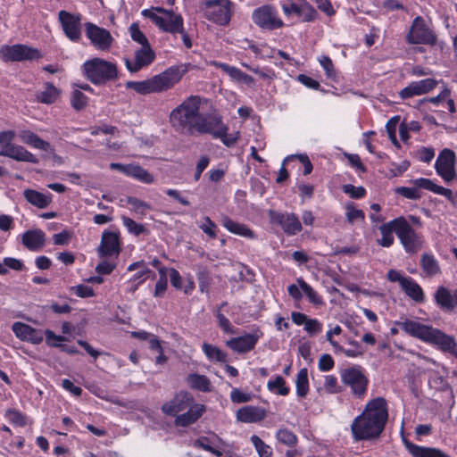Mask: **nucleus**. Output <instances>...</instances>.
<instances>
[{"mask_svg": "<svg viewBox=\"0 0 457 457\" xmlns=\"http://www.w3.org/2000/svg\"><path fill=\"white\" fill-rule=\"evenodd\" d=\"M402 289L413 301L417 303L425 302V295L421 287L411 278H408V279L404 281Z\"/></svg>", "mask_w": 457, "mask_h": 457, "instance_id": "nucleus-36", "label": "nucleus"}, {"mask_svg": "<svg viewBox=\"0 0 457 457\" xmlns=\"http://www.w3.org/2000/svg\"><path fill=\"white\" fill-rule=\"evenodd\" d=\"M194 398L189 393L180 391L173 399L162 406V411L167 415L176 416L179 412L192 406Z\"/></svg>", "mask_w": 457, "mask_h": 457, "instance_id": "nucleus-22", "label": "nucleus"}, {"mask_svg": "<svg viewBox=\"0 0 457 457\" xmlns=\"http://www.w3.org/2000/svg\"><path fill=\"white\" fill-rule=\"evenodd\" d=\"M21 241L29 250L37 251L45 245L46 235L39 228L29 229L23 233Z\"/></svg>", "mask_w": 457, "mask_h": 457, "instance_id": "nucleus-27", "label": "nucleus"}, {"mask_svg": "<svg viewBox=\"0 0 457 457\" xmlns=\"http://www.w3.org/2000/svg\"><path fill=\"white\" fill-rule=\"evenodd\" d=\"M58 20L62 25L65 36L73 42L81 38V15L71 13L67 11H60Z\"/></svg>", "mask_w": 457, "mask_h": 457, "instance_id": "nucleus-15", "label": "nucleus"}, {"mask_svg": "<svg viewBox=\"0 0 457 457\" xmlns=\"http://www.w3.org/2000/svg\"><path fill=\"white\" fill-rule=\"evenodd\" d=\"M399 238L403 249L410 254L417 253L424 247V239L420 233L416 232L406 218L400 217V226L397 231Z\"/></svg>", "mask_w": 457, "mask_h": 457, "instance_id": "nucleus-10", "label": "nucleus"}, {"mask_svg": "<svg viewBox=\"0 0 457 457\" xmlns=\"http://www.w3.org/2000/svg\"><path fill=\"white\" fill-rule=\"evenodd\" d=\"M46 340L48 345L58 347L60 346L59 343L64 341V337L62 336L55 335L52 330L46 329L45 331Z\"/></svg>", "mask_w": 457, "mask_h": 457, "instance_id": "nucleus-64", "label": "nucleus"}, {"mask_svg": "<svg viewBox=\"0 0 457 457\" xmlns=\"http://www.w3.org/2000/svg\"><path fill=\"white\" fill-rule=\"evenodd\" d=\"M266 417L264 409L259 406L247 405L237 410V420L245 423H255L262 421Z\"/></svg>", "mask_w": 457, "mask_h": 457, "instance_id": "nucleus-26", "label": "nucleus"}, {"mask_svg": "<svg viewBox=\"0 0 457 457\" xmlns=\"http://www.w3.org/2000/svg\"><path fill=\"white\" fill-rule=\"evenodd\" d=\"M251 442L253 443L260 457L272 456L273 452L271 447L265 444L258 436L253 435L251 436Z\"/></svg>", "mask_w": 457, "mask_h": 457, "instance_id": "nucleus-45", "label": "nucleus"}, {"mask_svg": "<svg viewBox=\"0 0 457 457\" xmlns=\"http://www.w3.org/2000/svg\"><path fill=\"white\" fill-rule=\"evenodd\" d=\"M277 440L287 446H294L297 442L296 436L287 428H280L276 433Z\"/></svg>", "mask_w": 457, "mask_h": 457, "instance_id": "nucleus-46", "label": "nucleus"}, {"mask_svg": "<svg viewBox=\"0 0 457 457\" xmlns=\"http://www.w3.org/2000/svg\"><path fill=\"white\" fill-rule=\"evenodd\" d=\"M436 85L437 81L434 79L413 81L399 92V96L403 100L415 96H421L432 91Z\"/></svg>", "mask_w": 457, "mask_h": 457, "instance_id": "nucleus-23", "label": "nucleus"}, {"mask_svg": "<svg viewBox=\"0 0 457 457\" xmlns=\"http://www.w3.org/2000/svg\"><path fill=\"white\" fill-rule=\"evenodd\" d=\"M262 332L256 329L253 333L246 334L242 337H233L226 342V345L238 353L250 352L255 347Z\"/></svg>", "mask_w": 457, "mask_h": 457, "instance_id": "nucleus-18", "label": "nucleus"}, {"mask_svg": "<svg viewBox=\"0 0 457 457\" xmlns=\"http://www.w3.org/2000/svg\"><path fill=\"white\" fill-rule=\"evenodd\" d=\"M304 329L310 335H316V334H319L320 332H321L322 325L316 319H307V320L304 324Z\"/></svg>", "mask_w": 457, "mask_h": 457, "instance_id": "nucleus-61", "label": "nucleus"}, {"mask_svg": "<svg viewBox=\"0 0 457 457\" xmlns=\"http://www.w3.org/2000/svg\"><path fill=\"white\" fill-rule=\"evenodd\" d=\"M187 382L192 389L199 390L202 392L211 391L210 379L204 375L196 373L189 374L187 377Z\"/></svg>", "mask_w": 457, "mask_h": 457, "instance_id": "nucleus-38", "label": "nucleus"}, {"mask_svg": "<svg viewBox=\"0 0 457 457\" xmlns=\"http://www.w3.org/2000/svg\"><path fill=\"white\" fill-rule=\"evenodd\" d=\"M84 26L86 36L95 48L108 51L112 47L114 38L109 30L92 22H86Z\"/></svg>", "mask_w": 457, "mask_h": 457, "instance_id": "nucleus-14", "label": "nucleus"}, {"mask_svg": "<svg viewBox=\"0 0 457 457\" xmlns=\"http://www.w3.org/2000/svg\"><path fill=\"white\" fill-rule=\"evenodd\" d=\"M220 222L222 226L228 229L230 233L235 235H238L246 238H254L255 234L253 230H251L247 226L241 224L239 222L234 221L227 215H223L221 217Z\"/></svg>", "mask_w": 457, "mask_h": 457, "instance_id": "nucleus-33", "label": "nucleus"}, {"mask_svg": "<svg viewBox=\"0 0 457 457\" xmlns=\"http://www.w3.org/2000/svg\"><path fill=\"white\" fill-rule=\"evenodd\" d=\"M6 417L12 423L23 427L26 425L25 417L17 410L12 409L6 411Z\"/></svg>", "mask_w": 457, "mask_h": 457, "instance_id": "nucleus-57", "label": "nucleus"}, {"mask_svg": "<svg viewBox=\"0 0 457 457\" xmlns=\"http://www.w3.org/2000/svg\"><path fill=\"white\" fill-rule=\"evenodd\" d=\"M12 331L18 338L23 341L35 345L43 341V332L25 323L15 322L12 325Z\"/></svg>", "mask_w": 457, "mask_h": 457, "instance_id": "nucleus-24", "label": "nucleus"}, {"mask_svg": "<svg viewBox=\"0 0 457 457\" xmlns=\"http://www.w3.org/2000/svg\"><path fill=\"white\" fill-rule=\"evenodd\" d=\"M87 103V97L81 91L76 89L72 92L71 104L75 110H82L86 107Z\"/></svg>", "mask_w": 457, "mask_h": 457, "instance_id": "nucleus-49", "label": "nucleus"}, {"mask_svg": "<svg viewBox=\"0 0 457 457\" xmlns=\"http://www.w3.org/2000/svg\"><path fill=\"white\" fill-rule=\"evenodd\" d=\"M235 4L230 0H209L202 4L204 17L220 25H228L234 13Z\"/></svg>", "mask_w": 457, "mask_h": 457, "instance_id": "nucleus-8", "label": "nucleus"}, {"mask_svg": "<svg viewBox=\"0 0 457 457\" xmlns=\"http://www.w3.org/2000/svg\"><path fill=\"white\" fill-rule=\"evenodd\" d=\"M195 447L202 448L207 452L213 453L217 457L222 456V452L211 445V440L208 437L203 436L194 442Z\"/></svg>", "mask_w": 457, "mask_h": 457, "instance_id": "nucleus-50", "label": "nucleus"}, {"mask_svg": "<svg viewBox=\"0 0 457 457\" xmlns=\"http://www.w3.org/2000/svg\"><path fill=\"white\" fill-rule=\"evenodd\" d=\"M206 408L203 404L195 403L189 407V410L180 415H177L175 425L180 427H187L194 424L204 413Z\"/></svg>", "mask_w": 457, "mask_h": 457, "instance_id": "nucleus-28", "label": "nucleus"}, {"mask_svg": "<svg viewBox=\"0 0 457 457\" xmlns=\"http://www.w3.org/2000/svg\"><path fill=\"white\" fill-rule=\"evenodd\" d=\"M387 417L386 401L384 398L378 397L370 401L351 425L353 439L361 441L378 438L385 428Z\"/></svg>", "mask_w": 457, "mask_h": 457, "instance_id": "nucleus-2", "label": "nucleus"}, {"mask_svg": "<svg viewBox=\"0 0 457 457\" xmlns=\"http://www.w3.org/2000/svg\"><path fill=\"white\" fill-rule=\"evenodd\" d=\"M267 386L269 390L280 395H287L289 393V388L285 386V379L281 376H278L275 380H270Z\"/></svg>", "mask_w": 457, "mask_h": 457, "instance_id": "nucleus-48", "label": "nucleus"}, {"mask_svg": "<svg viewBox=\"0 0 457 457\" xmlns=\"http://www.w3.org/2000/svg\"><path fill=\"white\" fill-rule=\"evenodd\" d=\"M346 209V219L349 223H353L356 220H363L364 213L361 210H358L354 207L353 204H348L345 206Z\"/></svg>", "mask_w": 457, "mask_h": 457, "instance_id": "nucleus-53", "label": "nucleus"}, {"mask_svg": "<svg viewBox=\"0 0 457 457\" xmlns=\"http://www.w3.org/2000/svg\"><path fill=\"white\" fill-rule=\"evenodd\" d=\"M296 394L299 397H305L309 391L308 370L306 368L301 369L295 380Z\"/></svg>", "mask_w": 457, "mask_h": 457, "instance_id": "nucleus-41", "label": "nucleus"}, {"mask_svg": "<svg viewBox=\"0 0 457 457\" xmlns=\"http://www.w3.org/2000/svg\"><path fill=\"white\" fill-rule=\"evenodd\" d=\"M409 45H428L435 46L437 40L436 33L428 26L421 16H417L405 36Z\"/></svg>", "mask_w": 457, "mask_h": 457, "instance_id": "nucleus-9", "label": "nucleus"}, {"mask_svg": "<svg viewBox=\"0 0 457 457\" xmlns=\"http://www.w3.org/2000/svg\"><path fill=\"white\" fill-rule=\"evenodd\" d=\"M155 58V54L150 45L143 46L135 51L134 59L124 58L126 68L131 73L139 71L150 65Z\"/></svg>", "mask_w": 457, "mask_h": 457, "instance_id": "nucleus-16", "label": "nucleus"}, {"mask_svg": "<svg viewBox=\"0 0 457 457\" xmlns=\"http://www.w3.org/2000/svg\"><path fill=\"white\" fill-rule=\"evenodd\" d=\"M420 266L428 277H433L440 273L438 262L432 254L423 253L420 258Z\"/></svg>", "mask_w": 457, "mask_h": 457, "instance_id": "nucleus-39", "label": "nucleus"}, {"mask_svg": "<svg viewBox=\"0 0 457 457\" xmlns=\"http://www.w3.org/2000/svg\"><path fill=\"white\" fill-rule=\"evenodd\" d=\"M230 399L233 403H243L251 401L252 395L249 393H244L237 388L231 391Z\"/></svg>", "mask_w": 457, "mask_h": 457, "instance_id": "nucleus-58", "label": "nucleus"}, {"mask_svg": "<svg viewBox=\"0 0 457 457\" xmlns=\"http://www.w3.org/2000/svg\"><path fill=\"white\" fill-rule=\"evenodd\" d=\"M405 445L414 457H450L436 448L418 446L409 442H405Z\"/></svg>", "mask_w": 457, "mask_h": 457, "instance_id": "nucleus-35", "label": "nucleus"}, {"mask_svg": "<svg viewBox=\"0 0 457 457\" xmlns=\"http://www.w3.org/2000/svg\"><path fill=\"white\" fill-rule=\"evenodd\" d=\"M344 193L349 195L352 198L360 199L362 198L366 190L363 187H355L352 184H346L342 187Z\"/></svg>", "mask_w": 457, "mask_h": 457, "instance_id": "nucleus-55", "label": "nucleus"}, {"mask_svg": "<svg viewBox=\"0 0 457 457\" xmlns=\"http://www.w3.org/2000/svg\"><path fill=\"white\" fill-rule=\"evenodd\" d=\"M455 164V153L449 148L443 149L436 161L435 169L445 183H451L457 178Z\"/></svg>", "mask_w": 457, "mask_h": 457, "instance_id": "nucleus-13", "label": "nucleus"}, {"mask_svg": "<svg viewBox=\"0 0 457 457\" xmlns=\"http://www.w3.org/2000/svg\"><path fill=\"white\" fill-rule=\"evenodd\" d=\"M129 33H130V37L131 38L141 45V46H146V45H150L149 42H148V39L146 38V37L144 35V33L140 30L138 25L137 23H132L130 26H129Z\"/></svg>", "mask_w": 457, "mask_h": 457, "instance_id": "nucleus-51", "label": "nucleus"}, {"mask_svg": "<svg viewBox=\"0 0 457 457\" xmlns=\"http://www.w3.org/2000/svg\"><path fill=\"white\" fill-rule=\"evenodd\" d=\"M204 353L211 361H226L227 354L218 347L204 343L202 346Z\"/></svg>", "mask_w": 457, "mask_h": 457, "instance_id": "nucleus-43", "label": "nucleus"}, {"mask_svg": "<svg viewBox=\"0 0 457 457\" xmlns=\"http://www.w3.org/2000/svg\"><path fill=\"white\" fill-rule=\"evenodd\" d=\"M136 270H137V271L130 278L131 281L137 282L133 291L137 289L138 285L145 281V275L151 273V270L144 261L133 262L128 267L129 271H133Z\"/></svg>", "mask_w": 457, "mask_h": 457, "instance_id": "nucleus-37", "label": "nucleus"}, {"mask_svg": "<svg viewBox=\"0 0 457 457\" xmlns=\"http://www.w3.org/2000/svg\"><path fill=\"white\" fill-rule=\"evenodd\" d=\"M342 383L349 387L355 398L361 399L365 396L369 385V378L360 366H352L340 371Z\"/></svg>", "mask_w": 457, "mask_h": 457, "instance_id": "nucleus-7", "label": "nucleus"}, {"mask_svg": "<svg viewBox=\"0 0 457 457\" xmlns=\"http://www.w3.org/2000/svg\"><path fill=\"white\" fill-rule=\"evenodd\" d=\"M41 57L37 48L26 45L17 44L13 46H2L0 47V60L3 62H22L35 60Z\"/></svg>", "mask_w": 457, "mask_h": 457, "instance_id": "nucleus-12", "label": "nucleus"}, {"mask_svg": "<svg viewBox=\"0 0 457 457\" xmlns=\"http://www.w3.org/2000/svg\"><path fill=\"white\" fill-rule=\"evenodd\" d=\"M129 175L145 183L149 184L154 181L153 176L146 170L138 165H130Z\"/></svg>", "mask_w": 457, "mask_h": 457, "instance_id": "nucleus-47", "label": "nucleus"}, {"mask_svg": "<svg viewBox=\"0 0 457 457\" xmlns=\"http://www.w3.org/2000/svg\"><path fill=\"white\" fill-rule=\"evenodd\" d=\"M199 228L210 237L215 238L217 237V226L209 217H204V223L201 224Z\"/></svg>", "mask_w": 457, "mask_h": 457, "instance_id": "nucleus-59", "label": "nucleus"}, {"mask_svg": "<svg viewBox=\"0 0 457 457\" xmlns=\"http://www.w3.org/2000/svg\"><path fill=\"white\" fill-rule=\"evenodd\" d=\"M397 325L407 335L433 345L442 352H448L457 357V344L454 338L442 330L409 319L397 322Z\"/></svg>", "mask_w": 457, "mask_h": 457, "instance_id": "nucleus-3", "label": "nucleus"}, {"mask_svg": "<svg viewBox=\"0 0 457 457\" xmlns=\"http://www.w3.org/2000/svg\"><path fill=\"white\" fill-rule=\"evenodd\" d=\"M399 226L400 217L379 226L378 229L381 234V238L378 239V244L383 247L391 246L395 241L393 233L395 232L397 235Z\"/></svg>", "mask_w": 457, "mask_h": 457, "instance_id": "nucleus-29", "label": "nucleus"}, {"mask_svg": "<svg viewBox=\"0 0 457 457\" xmlns=\"http://www.w3.org/2000/svg\"><path fill=\"white\" fill-rule=\"evenodd\" d=\"M296 282L312 303L315 305H320L323 303L322 298L319 295V294L302 278H297Z\"/></svg>", "mask_w": 457, "mask_h": 457, "instance_id": "nucleus-42", "label": "nucleus"}, {"mask_svg": "<svg viewBox=\"0 0 457 457\" xmlns=\"http://www.w3.org/2000/svg\"><path fill=\"white\" fill-rule=\"evenodd\" d=\"M82 71L94 85H104L118 78L116 64L98 57L86 61L83 63Z\"/></svg>", "mask_w": 457, "mask_h": 457, "instance_id": "nucleus-5", "label": "nucleus"}, {"mask_svg": "<svg viewBox=\"0 0 457 457\" xmlns=\"http://www.w3.org/2000/svg\"><path fill=\"white\" fill-rule=\"evenodd\" d=\"M270 220L281 226L287 235L293 236L302 230V224L298 217L294 213H281L270 212Z\"/></svg>", "mask_w": 457, "mask_h": 457, "instance_id": "nucleus-17", "label": "nucleus"}, {"mask_svg": "<svg viewBox=\"0 0 457 457\" xmlns=\"http://www.w3.org/2000/svg\"><path fill=\"white\" fill-rule=\"evenodd\" d=\"M227 74L230 77L231 79L244 83L247 86H253L254 84V79L253 77L243 72L237 67L231 66Z\"/></svg>", "mask_w": 457, "mask_h": 457, "instance_id": "nucleus-44", "label": "nucleus"}, {"mask_svg": "<svg viewBox=\"0 0 457 457\" xmlns=\"http://www.w3.org/2000/svg\"><path fill=\"white\" fill-rule=\"evenodd\" d=\"M323 386L324 389L329 394L339 392V388L337 386V378L333 375L325 376Z\"/></svg>", "mask_w": 457, "mask_h": 457, "instance_id": "nucleus-60", "label": "nucleus"}, {"mask_svg": "<svg viewBox=\"0 0 457 457\" xmlns=\"http://www.w3.org/2000/svg\"><path fill=\"white\" fill-rule=\"evenodd\" d=\"M226 304V302L220 304L219 310L216 312V318L218 319L220 327L225 333L233 334L234 330L232 328L230 321L220 312V309L224 307Z\"/></svg>", "mask_w": 457, "mask_h": 457, "instance_id": "nucleus-56", "label": "nucleus"}, {"mask_svg": "<svg viewBox=\"0 0 457 457\" xmlns=\"http://www.w3.org/2000/svg\"><path fill=\"white\" fill-rule=\"evenodd\" d=\"M0 155L10 157L18 162L38 163V159L21 145H8L0 151Z\"/></svg>", "mask_w": 457, "mask_h": 457, "instance_id": "nucleus-25", "label": "nucleus"}, {"mask_svg": "<svg viewBox=\"0 0 457 457\" xmlns=\"http://www.w3.org/2000/svg\"><path fill=\"white\" fill-rule=\"evenodd\" d=\"M97 252L100 257L118 255L120 252L119 232L104 231Z\"/></svg>", "mask_w": 457, "mask_h": 457, "instance_id": "nucleus-21", "label": "nucleus"}, {"mask_svg": "<svg viewBox=\"0 0 457 457\" xmlns=\"http://www.w3.org/2000/svg\"><path fill=\"white\" fill-rule=\"evenodd\" d=\"M18 136L23 143L29 145L34 148L49 153L54 152L53 146L48 142L41 139L30 130H21Z\"/></svg>", "mask_w": 457, "mask_h": 457, "instance_id": "nucleus-34", "label": "nucleus"}, {"mask_svg": "<svg viewBox=\"0 0 457 457\" xmlns=\"http://www.w3.org/2000/svg\"><path fill=\"white\" fill-rule=\"evenodd\" d=\"M210 129L206 134H212L213 137L220 139L228 147L233 146L238 140L239 132L228 134V128L222 122L220 116L215 115Z\"/></svg>", "mask_w": 457, "mask_h": 457, "instance_id": "nucleus-20", "label": "nucleus"}, {"mask_svg": "<svg viewBox=\"0 0 457 457\" xmlns=\"http://www.w3.org/2000/svg\"><path fill=\"white\" fill-rule=\"evenodd\" d=\"M411 182L414 186L427 189L435 194L444 195L449 201H451L453 204H455V197L453 196V191L451 189L438 186V185L435 184L429 179L420 178V179H413Z\"/></svg>", "mask_w": 457, "mask_h": 457, "instance_id": "nucleus-30", "label": "nucleus"}, {"mask_svg": "<svg viewBox=\"0 0 457 457\" xmlns=\"http://www.w3.org/2000/svg\"><path fill=\"white\" fill-rule=\"evenodd\" d=\"M252 20L255 25L262 29L272 30L284 25L276 7L271 4H263L254 9L252 13Z\"/></svg>", "mask_w": 457, "mask_h": 457, "instance_id": "nucleus-11", "label": "nucleus"}, {"mask_svg": "<svg viewBox=\"0 0 457 457\" xmlns=\"http://www.w3.org/2000/svg\"><path fill=\"white\" fill-rule=\"evenodd\" d=\"M419 187L415 186L414 187H400L395 188V193L411 200H418L420 198V193L419 191Z\"/></svg>", "mask_w": 457, "mask_h": 457, "instance_id": "nucleus-52", "label": "nucleus"}, {"mask_svg": "<svg viewBox=\"0 0 457 457\" xmlns=\"http://www.w3.org/2000/svg\"><path fill=\"white\" fill-rule=\"evenodd\" d=\"M142 15L150 19L161 30L170 34L182 32L183 18L180 14L175 13L172 10H166L162 7H153L145 9Z\"/></svg>", "mask_w": 457, "mask_h": 457, "instance_id": "nucleus-6", "label": "nucleus"}, {"mask_svg": "<svg viewBox=\"0 0 457 457\" xmlns=\"http://www.w3.org/2000/svg\"><path fill=\"white\" fill-rule=\"evenodd\" d=\"M71 290L79 297H90L94 295V290L92 287L86 286V285H78L75 287H72Z\"/></svg>", "mask_w": 457, "mask_h": 457, "instance_id": "nucleus-62", "label": "nucleus"}, {"mask_svg": "<svg viewBox=\"0 0 457 457\" xmlns=\"http://www.w3.org/2000/svg\"><path fill=\"white\" fill-rule=\"evenodd\" d=\"M436 303L440 309L451 312L454 309V292L452 293L447 287L440 286L434 295Z\"/></svg>", "mask_w": 457, "mask_h": 457, "instance_id": "nucleus-32", "label": "nucleus"}, {"mask_svg": "<svg viewBox=\"0 0 457 457\" xmlns=\"http://www.w3.org/2000/svg\"><path fill=\"white\" fill-rule=\"evenodd\" d=\"M187 71V65L172 66L148 79L128 81L126 87L140 95L164 92L179 83Z\"/></svg>", "mask_w": 457, "mask_h": 457, "instance_id": "nucleus-4", "label": "nucleus"}, {"mask_svg": "<svg viewBox=\"0 0 457 457\" xmlns=\"http://www.w3.org/2000/svg\"><path fill=\"white\" fill-rule=\"evenodd\" d=\"M23 196L28 203L39 209L46 208L52 203L53 198L51 193L45 194L29 188L23 191Z\"/></svg>", "mask_w": 457, "mask_h": 457, "instance_id": "nucleus-31", "label": "nucleus"}, {"mask_svg": "<svg viewBox=\"0 0 457 457\" xmlns=\"http://www.w3.org/2000/svg\"><path fill=\"white\" fill-rule=\"evenodd\" d=\"M123 225L127 228L129 233L139 236L145 231V227L142 224L137 223L134 220L122 217Z\"/></svg>", "mask_w": 457, "mask_h": 457, "instance_id": "nucleus-54", "label": "nucleus"}, {"mask_svg": "<svg viewBox=\"0 0 457 457\" xmlns=\"http://www.w3.org/2000/svg\"><path fill=\"white\" fill-rule=\"evenodd\" d=\"M201 98L191 96L186 98L170 113L171 126L179 132L189 135L206 134L215 114L200 113Z\"/></svg>", "mask_w": 457, "mask_h": 457, "instance_id": "nucleus-1", "label": "nucleus"}, {"mask_svg": "<svg viewBox=\"0 0 457 457\" xmlns=\"http://www.w3.org/2000/svg\"><path fill=\"white\" fill-rule=\"evenodd\" d=\"M60 96V90L52 83L46 82L45 89L36 95L37 100L42 104H50L56 101Z\"/></svg>", "mask_w": 457, "mask_h": 457, "instance_id": "nucleus-40", "label": "nucleus"}, {"mask_svg": "<svg viewBox=\"0 0 457 457\" xmlns=\"http://www.w3.org/2000/svg\"><path fill=\"white\" fill-rule=\"evenodd\" d=\"M334 364L333 358L329 354L325 353L320 356L318 366L321 371H328L333 369Z\"/></svg>", "mask_w": 457, "mask_h": 457, "instance_id": "nucleus-63", "label": "nucleus"}, {"mask_svg": "<svg viewBox=\"0 0 457 457\" xmlns=\"http://www.w3.org/2000/svg\"><path fill=\"white\" fill-rule=\"evenodd\" d=\"M281 7L286 15H295L302 18L303 21H312L317 17V12L306 2L297 4L287 0L282 4Z\"/></svg>", "mask_w": 457, "mask_h": 457, "instance_id": "nucleus-19", "label": "nucleus"}]
</instances>
